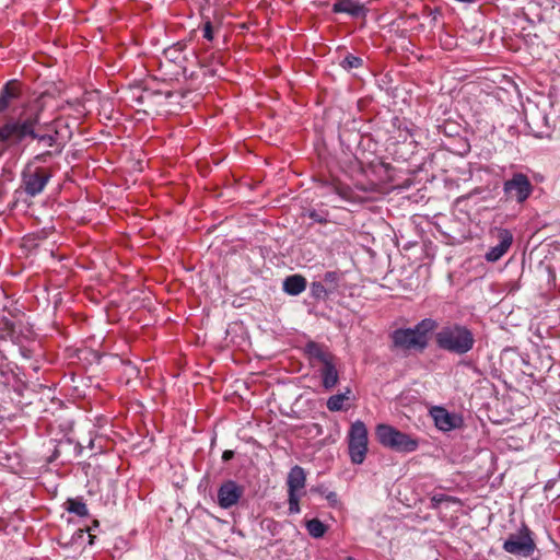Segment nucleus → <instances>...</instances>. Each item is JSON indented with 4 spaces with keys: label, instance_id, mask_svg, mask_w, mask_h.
<instances>
[{
    "label": "nucleus",
    "instance_id": "obj_1",
    "mask_svg": "<svg viewBox=\"0 0 560 560\" xmlns=\"http://www.w3.org/2000/svg\"><path fill=\"white\" fill-rule=\"evenodd\" d=\"M44 113V103L40 97L24 102L15 116H8L0 125V156L5 151H18L22 142L30 138L37 140L45 147H54L55 135H40L36 131Z\"/></svg>",
    "mask_w": 560,
    "mask_h": 560
},
{
    "label": "nucleus",
    "instance_id": "obj_2",
    "mask_svg": "<svg viewBox=\"0 0 560 560\" xmlns=\"http://www.w3.org/2000/svg\"><path fill=\"white\" fill-rule=\"evenodd\" d=\"M435 342L440 349L462 355L474 348L475 337L468 327L454 324L442 327L435 335Z\"/></svg>",
    "mask_w": 560,
    "mask_h": 560
},
{
    "label": "nucleus",
    "instance_id": "obj_3",
    "mask_svg": "<svg viewBox=\"0 0 560 560\" xmlns=\"http://www.w3.org/2000/svg\"><path fill=\"white\" fill-rule=\"evenodd\" d=\"M435 327L432 318L425 317L413 328H399L393 331L392 340L396 348L422 352L429 343V332Z\"/></svg>",
    "mask_w": 560,
    "mask_h": 560
},
{
    "label": "nucleus",
    "instance_id": "obj_4",
    "mask_svg": "<svg viewBox=\"0 0 560 560\" xmlns=\"http://www.w3.org/2000/svg\"><path fill=\"white\" fill-rule=\"evenodd\" d=\"M377 441L385 447L400 453H411L419 447V440L389 424H378L375 430Z\"/></svg>",
    "mask_w": 560,
    "mask_h": 560
},
{
    "label": "nucleus",
    "instance_id": "obj_5",
    "mask_svg": "<svg viewBox=\"0 0 560 560\" xmlns=\"http://www.w3.org/2000/svg\"><path fill=\"white\" fill-rule=\"evenodd\" d=\"M534 185L529 177L522 172H514L503 182L502 190L505 201L525 203L534 192Z\"/></svg>",
    "mask_w": 560,
    "mask_h": 560
},
{
    "label": "nucleus",
    "instance_id": "obj_6",
    "mask_svg": "<svg viewBox=\"0 0 560 560\" xmlns=\"http://www.w3.org/2000/svg\"><path fill=\"white\" fill-rule=\"evenodd\" d=\"M503 550L510 555L528 558L537 549L534 534L526 524H522L516 533H512L504 540Z\"/></svg>",
    "mask_w": 560,
    "mask_h": 560
},
{
    "label": "nucleus",
    "instance_id": "obj_7",
    "mask_svg": "<svg viewBox=\"0 0 560 560\" xmlns=\"http://www.w3.org/2000/svg\"><path fill=\"white\" fill-rule=\"evenodd\" d=\"M348 452L353 464H362L368 453V429L363 421H354L348 432Z\"/></svg>",
    "mask_w": 560,
    "mask_h": 560
},
{
    "label": "nucleus",
    "instance_id": "obj_8",
    "mask_svg": "<svg viewBox=\"0 0 560 560\" xmlns=\"http://www.w3.org/2000/svg\"><path fill=\"white\" fill-rule=\"evenodd\" d=\"M51 173L42 166H36L33 162L24 167L21 178L22 187L26 195L35 197L39 195L48 184Z\"/></svg>",
    "mask_w": 560,
    "mask_h": 560
},
{
    "label": "nucleus",
    "instance_id": "obj_9",
    "mask_svg": "<svg viewBox=\"0 0 560 560\" xmlns=\"http://www.w3.org/2000/svg\"><path fill=\"white\" fill-rule=\"evenodd\" d=\"M22 94V84L18 80L8 81L0 91V114L7 112L10 108H13L15 116L21 106L16 107V101L21 97Z\"/></svg>",
    "mask_w": 560,
    "mask_h": 560
},
{
    "label": "nucleus",
    "instance_id": "obj_10",
    "mask_svg": "<svg viewBox=\"0 0 560 560\" xmlns=\"http://www.w3.org/2000/svg\"><path fill=\"white\" fill-rule=\"evenodd\" d=\"M492 234L499 243L490 247L485 257L488 261L494 262L501 259L510 249L513 243V234L510 230L503 228H494Z\"/></svg>",
    "mask_w": 560,
    "mask_h": 560
},
{
    "label": "nucleus",
    "instance_id": "obj_11",
    "mask_svg": "<svg viewBox=\"0 0 560 560\" xmlns=\"http://www.w3.org/2000/svg\"><path fill=\"white\" fill-rule=\"evenodd\" d=\"M244 494V487L234 480L224 481L218 490V504L222 509L235 505Z\"/></svg>",
    "mask_w": 560,
    "mask_h": 560
},
{
    "label": "nucleus",
    "instance_id": "obj_12",
    "mask_svg": "<svg viewBox=\"0 0 560 560\" xmlns=\"http://www.w3.org/2000/svg\"><path fill=\"white\" fill-rule=\"evenodd\" d=\"M430 415L434 420L435 427L444 432L456 429L462 421L459 417L440 406L432 407Z\"/></svg>",
    "mask_w": 560,
    "mask_h": 560
},
{
    "label": "nucleus",
    "instance_id": "obj_13",
    "mask_svg": "<svg viewBox=\"0 0 560 560\" xmlns=\"http://www.w3.org/2000/svg\"><path fill=\"white\" fill-rule=\"evenodd\" d=\"M304 353L307 355L312 363L317 361L324 364L332 359H336V357L328 350L325 345L315 342L313 340H310L305 343Z\"/></svg>",
    "mask_w": 560,
    "mask_h": 560
},
{
    "label": "nucleus",
    "instance_id": "obj_14",
    "mask_svg": "<svg viewBox=\"0 0 560 560\" xmlns=\"http://www.w3.org/2000/svg\"><path fill=\"white\" fill-rule=\"evenodd\" d=\"M334 13H347L353 18L364 16L366 10L363 4L353 0H336L332 4Z\"/></svg>",
    "mask_w": 560,
    "mask_h": 560
},
{
    "label": "nucleus",
    "instance_id": "obj_15",
    "mask_svg": "<svg viewBox=\"0 0 560 560\" xmlns=\"http://www.w3.org/2000/svg\"><path fill=\"white\" fill-rule=\"evenodd\" d=\"M319 374L322 377L323 387L326 390H330L331 388H334L339 381V375L336 368V359H332L324 363L323 366L319 369Z\"/></svg>",
    "mask_w": 560,
    "mask_h": 560
},
{
    "label": "nucleus",
    "instance_id": "obj_16",
    "mask_svg": "<svg viewBox=\"0 0 560 560\" xmlns=\"http://www.w3.org/2000/svg\"><path fill=\"white\" fill-rule=\"evenodd\" d=\"M307 287L306 278L300 273L288 276L282 283L283 291L292 296L301 294Z\"/></svg>",
    "mask_w": 560,
    "mask_h": 560
},
{
    "label": "nucleus",
    "instance_id": "obj_17",
    "mask_svg": "<svg viewBox=\"0 0 560 560\" xmlns=\"http://www.w3.org/2000/svg\"><path fill=\"white\" fill-rule=\"evenodd\" d=\"M306 481V474L301 466L295 465L291 468L288 474L287 485L288 492L298 493L300 490L304 489Z\"/></svg>",
    "mask_w": 560,
    "mask_h": 560
},
{
    "label": "nucleus",
    "instance_id": "obj_18",
    "mask_svg": "<svg viewBox=\"0 0 560 560\" xmlns=\"http://www.w3.org/2000/svg\"><path fill=\"white\" fill-rule=\"evenodd\" d=\"M343 279V272L340 270L326 271L319 281H323L326 289L332 295L338 292L341 281Z\"/></svg>",
    "mask_w": 560,
    "mask_h": 560
},
{
    "label": "nucleus",
    "instance_id": "obj_19",
    "mask_svg": "<svg viewBox=\"0 0 560 560\" xmlns=\"http://www.w3.org/2000/svg\"><path fill=\"white\" fill-rule=\"evenodd\" d=\"M330 295L323 281L314 280L310 283V296L315 301L326 302Z\"/></svg>",
    "mask_w": 560,
    "mask_h": 560
},
{
    "label": "nucleus",
    "instance_id": "obj_20",
    "mask_svg": "<svg viewBox=\"0 0 560 560\" xmlns=\"http://www.w3.org/2000/svg\"><path fill=\"white\" fill-rule=\"evenodd\" d=\"M66 510L69 513L75 514L80 517H85L89 515V510L86 504L82 501L81 498L68 499L66 501Z\"/></svg>",
    "mask_w": 560,
    "mask_h": 560
},
{
    "label": "nucleus",
    "instance_id": "obj_21",
    "mask_svg": "<svg viewBox=\"0 0 560 560\" xmlns=\"http://www.w3.org/2000/svg\"><path fill=\"white\" fill-rule=\"evenodd\" d=\"M351 390L347 388L345 393L332 395L327 400V408L330 411H340L343 409V402L349 400Z\"/></svg>",
    "mask_w": 560,
    "mask_h": 560
},
{
    "label": "nucleus",
    "instance_id": "obj_22",
    "mask_svg": "<svg viewBox=\"0 0 560 560\" xmlns=\"http://www.w3.org/2000/svg\"><path fill=\"white\" fill-rule=\"evenodd\" d=\"M306 530L313 538H320L327 532V526L318 518H312L305 523Z\"/></svg>",
    "mask_w": 560,
    "mask_h": 560
},
{
    "label": "nucleus",
    "instance_id": "obj_23",
    "mask_svg": "<svg viewBox=\"0 0 560 560\" xmlns=\"http://www.w3.org/2000/svg\"><path fill=\"white\" fill-rule=\"evenodd\" d=\"M363 60L362 58L354 56L352 54H348L340 62V66L345 70H351L362 67Z\"/></svg>",
    "mask_w": 560,
    "mask_h": 560
},
{
    "label": "nucleus",
    "instance_id": "obj_24",
    "mask_svg": "<svg viewBox=\"0 0 560 560\" xmlns=\"http://www.w3.org/2000/svg\"><path fill=\"white\" fill-rule=\"evenodd\" d=\"M312 491H316L325 497V499L329 502L331 506H336L338 504V495L334 491H328L327 489H324L322 487H318L316 489H312Z\"/></svg>",
    "mask_w": 560,
    "mask_h": 560
},
{
    "label": "nucleus",
    "instance_id": "obj_25",
    "mask_svg": "<svg viewBox=\"0 0 560 560\" xmlns=\"http://www.w3.org/2000/svg\"><path fill=\"white\" fill-rule=\"evenodd\" d=\"M300 495L299 493H290L288 492V502H289V513L296 514L300 512Z\"/></svg>",
    "mask_w": 560,
    "mask_h": 560
},
{
    "label": "nucleus",
    "instance_id": "obj_26",
    "mask_svg": "<svg viewBox=\"0 0 560 560\" xmlns=\"http://www.w3.org/2000/svg\"><path fill=\"white\" fill-rule=\"evenodd\" d=\"M456 501L454 498L440 493L431 498V508L438 509L443 502Z\"/></svg>",
    "mask_w": 560,
    "mask_h": 560
},
{
    "label": "nucleus",
    "instance_id": "obj_27",
    "mask_svg": "<svg viewBox=\"0 0 560 560\" xmlns=\"http://www.w3.org/2000/svg\"><path fill=\"white\" fill-rule=\"evenodd\" d=\"M202 34L207 40H209V42L213 40L214 34H213V27H212V24L210 21L205 22V24L202 26Z\"/></svg>",
    "mask_w": 560,
    "mask_h": 560
},
{
    "label": "nucleus",
    "instance_id": "obj_28",
    "mask_svg": "<svg viewBox=\"0 0 560 560\" xmlns=\"http://www.w3.org/2000/svg\"><path fill=\"white\" fill-rule=\"evenodd\" d=\"M308 217L310 219H312L313 221L317 222V223H320V224H325L328 222L327 218L325 214L323 213H319L317 212L316 210H312L308 212Z\"/></svg>",
    "mask_w": 560,
    "mask_h": 560
},
{
    "label": "nucleus",
    "instance_id": "obj_29",
    "mask_svg": "<svg viewBox=\"0 0 560 560\" xmlns=\"http://www.w3.org/2000/svg\"><path fill=\"white\" fill-rule=\"evenodd\" d=\"M398 129H399V138H401L404 141H406L408 139V137L413 136L412 128H409L408 126H405L404 128H401V125H399Z\"/></svg>",
    "mask_w": 560,
    "mask_h": 560
},
{
    "label": "nucleus",
    "instance_id": "obj_30",
    "mask_svg": "<svg viewBox=\"0 0 560 560\" xmlns=\"http://www.w3.org/2000/svg\"><path fill=\"white\" fill-rule=\"evenodd\" d=\"M50 156H51V152L45 151V152H42V153L35 155L32 162L33 163L34 162H46L47 158H50Z\"/></svg>",
    "mask_w": 560,
    "mask_h": 560
},
{
    "label": "nucleus",
    "instance_id": "obj_31",
    "mask_svg": "<svg viewBox=\"0 0 560 560\" xmlns=\"http://www.w3.org/2000/svg\"><path fill=\"white\" fill-rule=\"evenodd\" d=\"M234 457V452L231 450H226L222 454L223 462H229Z\"/></svg>",
    "mask_w": 560,
    "mask_h": 560
},
{
    "label": "nucleus",
    "instance_id": "obj_32",
    "mask_svg": "<svg viewBox=\"0 0 560 560\" xmlns=\"http://www.w3.org/2000/svg\"><path fill=\"white\" fill-rule=\"evenodd\" d=\"M348 191H349V188H340L338 187L337 188V192L345 199H348L349 196H348Z\"/></svg>",
    "mask_w": 560,
    "mask_h": 560
},
{
    "label": "nucleus",
    "instance_id": "obj_33",
    "mask_svg": "<svg viewBox=\"0 0 560 560\" xmlns=\"http://www.w3.org/2000/svg\"><path fill=\"white\" fill-rule=\"evenodd\" d=\"M89 537H90V539H91V540H90V544H92V542H93V538H94V536H93L92 534H89Z\"/></svg>",
    "mask_w": 560,
    "mask_h": 560
},
{
    "label": "nucleus",
    "instance_id": "obj_34",
    "mask_svg": "<svg viewBox=\"0 0 560 560\" xmlns=\"http://www.w3.org/2000/svg\"><path fill=\"white\" fill-rule=\"evenodd\" d=\"M89 446H90V447H93V441H92V440H90V442H89Z\"/></svg>",
    "mask_w": 560,
    "mask_h": 560
},
{
    "label": "nucleus",
    "instance_id": "obj_35",
    "mask_svg": "<svg viewBox=\"0 0 560 560\" xmlns=\"http://www.w3.org/2000/svg\"><path fill=\"white\" fill-rule=\"evenodd\" d=\"M98 526V521H94V527Z\"/></svg>",
    "mask_w": 560,
    "mask_h": 560
},
{
    "label": "nucleus",
    "instance_id": "obj_36",
    "mask_svg": "<svg viewBox=\"0 0 560 560\" xmlns=\"http://www.w3.org/2000/svg\"><path fill=\"white\" fill-rule=\"evenodd\" d=\"M77 447H79V448H80V451H79V453H80V452H81V448H82L81 444H80V443H78Z\"/></svg>",
    "mask_w": 560,
    "mask_h": 560
}]
</instances>
